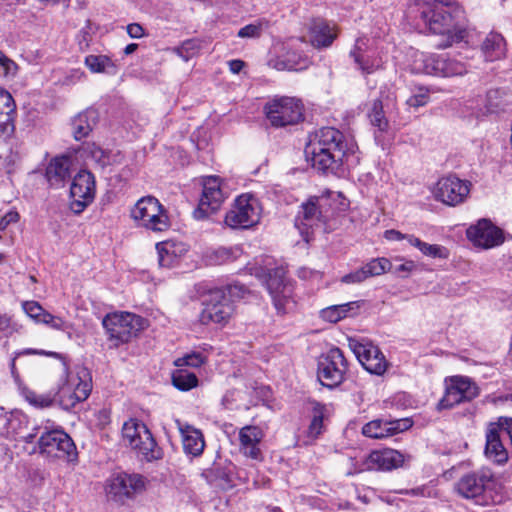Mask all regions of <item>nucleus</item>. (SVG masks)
<instances>
[{"label":"nucleus","instance_id":"obj_1","mask_svg":"<svg viewBox=\"0 0 512 512\" xmlns=\"http://www.w3.org/2000/svg\"><path fill=\"white\" fill-rule=\"evenodd\" d=\"M314 169L337 177L345 175L354 145L344 141V135L333 127H322L310 138L305 149Z\"/></svg>","mask_w":512,"mask_h":512},{"label":"nucleus","instance_id":"obj_2","mask_svg":"<svg viewBox=\"0 0 512 512\" xmlns=\"http://www.w3.org/2000/svg\"><path fill=\"white\" fill-rule=\"evenodd\" d=\"M420 18L433 34L444 39L437 44L445 49L460 43L467 37V30L461 23L463 11L451 0H416Z\"/></svg>","mask_w":512,"mask_h":512},{"label":"nucleus","instance_id":"obj_3","mask_svg":"<svg viewBox=\"0 0 512 512\" xmlns=\"http://www.w3.org/2000/svg\"><path fill=\"white\" fill-rule=\"evenodd\" d=\"M145 324L146 320L143 317L129 312L107 314L102 320L111 348L128 343L144 329Z\"/></svg>","mask_w":512,"mask_h":512},{"label":"nucleus","instance_id":"obj_4","mask_svg":"<svg viewBox=\"0 0 512 512\" xmlns=\"http://www.w3.org/2000/svg\"><path fill=\"white\" fill-rule=\"evenodd\" d=\"M228 290L229 295L222 289L210 291L199 315L201 324L225 326L229 323L235 312L234 302L230 296L236 294V291H242L243 286H229Z\"/></svg>","mask_w":512,"mask_h":512},{"label":"nucleus","instance_id":"obj_5","mask_svg":"<svg viewBox=\"0 0 512 512\" xmlns=\"http://www.w3.org/2000/svg\"><path fill=\"white\" fill-rule=\"evenodd\" d=\"M130 216L137 226L153 232H163L170 227L166 209L154 196L140 198L132 207Z\"/></svg>","mask_w":512,"mask_h":512},{"label":"nucleus","instance_id":"obj_6","mask_svg":"<svg viewBox=\"0 0 512 512\" xmlns=\"http://www.w3.org/2000/svg\"><path fill=\"white\" fill-rule=\"evenodd\" d=\"M332 216L330 196H312L299 207L295 225L301 234H308L309 229L325 225Z\"/></svg>","mask_w":512,"mask_h":512},{"label":"nucleus","instance_id":"obj_7","mask_svg":"<svg viewBox=\"0 0 512 512\" xmlns=\"http://www.w3.org/2000/svg\"><path fill=\"white\" fill-rule=\"evenodd\" d=\"M122 438L125 444L141 454L147 461L158 459L161 456L151 432L143 422L137 419L131 418L123 424Z\"/></svg>","mask_w":512,"mask_h":512},{"label":"nucleus","instance_id":"obj_8","mask_svg":"<svg viewBox=\"0 0 512 512\" xmlns=\"http://www.w3.org/2000/svg\"><path fill=\"white\" fill-rule=\"evenodd\" d=\"M264 112L275 128L295 125L303 119L302 103L294 97H275L265 104Z\"/></svg>","mask_w":512,"mask_h":512},{"label":"nucleus","instance_id":"obj_9","mask_svg":"<svg viewBox=\"0 0 512 512\" xmlns=\"http://www.w3.org/2000/svg\"><path fill=\"white\" fill-rule=\"evenodd\" d=\"M261 208L251 194L238 196L225 215V224L232 229H249L260 220Z\"/></svg>","mask_w":512,"mask_h":512},{"label":"nucleus","instance_id":"obj_10","mask_svg":"<svg viewBox=\"0 0 512 512\" xmlns=\"http://www.w3.org/2000/svg\"><path fill=\"white\" fill-rule=\"evenodd\" d=\"M348 371V362L343 351L333 347L318 359L317 377L320 383L328 388L340 385Z\"/></svg>","mask_w":512,"mask_h":512},{"label":"nucleus","instance_id":"obj_11","mask_svg":"<svg viewBox=\"0 0 512 512\" xmlns=\"http://www.w3.org/2000/svg\"><path fill=\"white\" fill-rule=\"evenodd\" d=\"M494 476L489 469H480L464 474L455 483L456 492L465 499H474L477 503H486V493L494 485Z\"/></svg>","mask_w":512,"mask_h":512},{"label":"nucleus","instance_id":"obj_12","mask_svg":"<svg viewBox=\"0 0 512 512\" xmlns=\"http://www.w3.org/2000/svg\"><path fill=\"white\" fill-rule=\"evenodd\" d=\"M39 452L55 458L73 460L77 456L72 438L63 429L44 427L38 438Z\"/></svg>","mask_w":512,"mask_h":512},{"label":"nucleus","instance_id":"obj_13","mask_svg":"<svg viewBox=\"0 0 512 512\" xmlns=\"http://www.w3.org/2000/svg\"><path fill=\"white\" fill-rule=\"evenodd\" d=\"M445 384V393L437 405L439 410L450 409L460 403L470 402L480 393L477 384L466 376H451L445 380Z\"/></svg>","mask_w":512,"mask_h":512},{"label":"nucleus","instance_id":"obj_14","mask_svg":"<svg viewBox=\"0 0 512 512\" xmlns=\"http://www.w3.org/2000/svg\"><path fill=\"white\" fill-rule=\"evenodd\" d=\"M471 182L462 180L454 174L440 178L432 189L436 201L455 207L466 201L470 194Z\"/></svg>","mask_w":512,"mask_h":512},{"label":"nucleus","instance_id":"obj_15","mask_svg":"<svg viewBox=\"0 0 512 512\" xmlns=\"http://www.w3.org/2000/svg\"><path fill=\"white\" fill-rule=\"evenodd\" d=\"M266 287L278 313L285 314L294 307L293 285L285 277L283 268H276L269 272Z\"/></svg>","mask_w":512,"mask_h":512},{"label":"nucleus","instance_id":"obj_16","mask_svg":"<svg viewBox=\"0 0 512 512\" xmlns=\"http://www.w3.org/2000/svg\"><path fill=\"white\" fill-rule=\"evenodd\" d=\"M404 462V456L394 449L374 450L363 459L353 463V470L348 475H354L364 471H391L400 467Z\"/></svg>","mask_w":512,"mask_h":512},{"label":"nucleus","instance_id":"obj_17","mask_svg":"<svg viewBox=\"0 0 512 512\" xmlns=\"http://www.w3.org/2000/svg\"><path fill=\"white\" fill-rule=\"evenodd\" d=\"M349 347L364 369L369 373L380 376L386 372L388 362L378 346L370 341L350 339Z\"/></svg>","mask_w":512,"mask_h":512},{"label":"nucleus","instance_id":"obj_18","mask_svg":"<svg viewBox=\"0 0 512 512\" xmlns=\"http://www.w3.org/2000/svg\"><path fill=\"white\" fill-rule=\"evenodd\" d=\"M225 200V194L221 188L220 179L216 176H209L203 181L202 194L193 216L197 220L207 218L216 212Z\"/></svg>","mask_w":512,"mask_h":512},{"label":"nucleus","instance_id":"obj_19","mask_svg":"<svg viewBox=\"0 0 512 512\" xmlns=\"http://www.w3.org/2000/svg\"><path fill=\"white\" fill-rule=\"evenodd\" d=\"M80 375L68 374L66 382L58 390V401L65 410H70L79 402L86 400L91 393V382Z\"/></svg>","mask_w":512,"mask_h":512},{"label":"nucleus","instance_id":"obj_20","mask_svg":"<svg viewBox=\"0 0 512 512\" xmlns=\"http://www.w3.org/2000/svg\"><path fill=\"white\" fill-rule=\"evenodd\" d=\"M95 181L93 175L80 171L74 178L70 187V208L75 214L81 213L94 199Z\"/></svg>","mask_w":512,"mask_h":512},{"label":"nucleus","instance_id":"obj_21","mask_svg":"<svg viewBox=\"0 0 512 512\" xmlns=\"http://www.w3.org/2000/svg\"><path fill=\"white\" fill-rule=\"evenodd\" d=\"M422 71L429 75L441 77L461 76L467 72L463 62L445 55L421 54Z\"/></svg>","mask_w":512,"mask_h":512},{"label":"nucleus","instance_id":"obj_22","mask_svg":"<svg viewBox=\"0 0 512 512\" xmlns=\"http://www.w3.org/2000/svg\"><path fill=\"white\" fill-rule=\"evenodd\" d=\"M467 238L478 247L490 249L504 242L503 231L489 219H480L467 229Z\"/></svg>","mask_w":512,"mask_h":512},{"label":"nucleus","instance_id":"obj_23","mask_svg":"<svg viewBox=\"0 0 512 512\" xmlns=\"http://www.w3.org/2000/svg\"><path fill=\"white\" fill-rule=\"evenodd\" d=\"M145 489L143 476L139 474L120 473L111 478L108 485V494L116 501L132 498Z\"/></svg>","mask_w":512,"mask_h":512},{"label":"nucleus","instance_id":"obj_24","mask_svg":"<svg viewBox=\"0 0 512 512\" xmlns=\"http://www.w3.org/2000/svg\"><path fill=\"white\" fill-rule=\"evenodd\" d=\"M265 433L262 428L255 425H247L239 431L240 452L247 458L261 460L262 452L260 443Z\"/></svg>","mask_w":512,"mask_h":512},{"label":"nucleus","instance_id":"obj_25","mask_svg":"<svg viewBox=\"0 0 512 512\" xmlns=\"http://www.w3.org/2000/svg\"><path fill=\"white\" fill-rule=\"evenodd\" d=\"M16 104L12 95L0 87V139L11 137L15 132Z\"/></svg>","mask_w":512,"mask_h":512},{"label":"nucleus","instance_id":"obj_26","mask_svg":"<svg viewBox=\"0 0 512 512\" xmlns=\"http://www.w3.org/2000/svg\"><path fill=\"white\" fill-rule=\"evenodd\" d=\"M503 433L500 430V426L494 423H490L486 430V445L485 455L488 459L493 462L502 465L508 460V453L503 446L502 437Z\"/></svg>","mask_w":512,"mask_h":512},{"label":"nucleus","instance_id":"obj_27","mask_svg":"<svg viewBox=\"0 0 512 512\" xmlns=\"http://www.w3.org/2000/svg\"><path fill=\"white\" fill-rule=\"evenodd\" d=\"M408 427V420L405 419L394 421L377 419L366 423L362 428V433L366 437L382 439L402 432L408 429Z\"/></svg>","mask_w":512,"mask_h":512},{"label":"nucleus","instance_id":"obj_28","mask_svg":"<svg viewBox=\"0 0 512 512\" xmlns=\"http://www.w3.org/2000/svg\"><path fill=\"white\" fill-rule=\"evenodd\" d=\"M311 64L310 59L301 52L285 48V51L274 59L270 60V65L279 71H302Z\"/></svg>","mask_w":512,"mask_h":512},{"label":"nucleus","instance_id":"obj_29","mask_svg":"<svg viewBox=\"0 0 512 512\" xmlns=\"http://www.w3.org/2000/svg\"><path fill=\"white\" fill-rule=\"evenodd\" d=\"M71 160L67 156L53 158L46 168V178L52 187H62L71 177Z\"/></svg>","mask_w":512,"mask_h":512},{"label":"nucleus","instance_id":"obj_30","mask_svg":"<svg viewBox=\"0 0 512 512\" xmlns=\"http://www.w3.org/2000/svg\"><path fill=\"white\" fill-rule=\"evenodd\" d=\"M179 424V430L182 435L184 452L193 457L200 456L205 447V441L202 432L188 424Z\"/></svg>","mask_w":512,"mask_h":512},{"label":"nucleus","instance_id":"obj_31","mask_svg":"<svg viewBox=\"0 0 512 512\" xmlns=\"http://www.w3.org/2000/svg\"><path fill=\"white\" fill-rule=\"evenodd\" d=\"M97 120V112L94 109H87L79 113L72 121L74 138L79 141L92 131Z\"/></svg>","mask_w":512,"mask_h":512},{"label":"nucleus","instance_id":"obj_32","mask_svg":"<svg viewBox=\"0 0 512 512\" xmlns=\"http://www.w3.org/2000/svg\"><path fill=\"white\" fill-rule=\"evenodd\" d=\"M350 56L354 59L358 68L365 74H371L382 66V59L374 52L362 51L355 47L350 51Z\"/></svg>","mask_w":512,"mask_h":512},{"label":"nucleus","instance_id":"obj_33","mask_svg":"<svg viewBox=\"0 0 512 512\" xmlns=\"http://www.w3.org/2000/svg\"><path fill=\"white\" fill-rule=\"evenodd\" d=\"M335 38L336 33L333 31V28L330 27L327 23L321 21L314 25L311 38V42L314 47H329L333 43Z\"/></svg>","mask_w":512,"mask_h":512},{"label":"nucleus","instance_id":"obj_34","mask_svg":"<svg viewBox=\"0 0 512 512\" xmlns=\"http://www.w3.org/2000/svg\"><path fill=\"white\" fill-rule=\"evenodd\" d=\"M85 65L92 73H106L109 75L117 73L115 63L106 55H88L85 58Z\"/></svg>","mask_w":512,"mask_h":512},{"label":"nucleus","instance_id":"obj_35","mask_svg":"<svg viewBox=\"0 0 512 512\" xmlns=\"http://www.w3.org/2000/svg\"><path fill=\"white\" fill-rule=\"evenodd\" d=\"M407 242L416 247L425 256L438 259H447L449 256L448 249L437 244H429L417 237H407Z\"/></svg>","mask_w":512,"mask_h":512},{"label":"nucleus","instance_id":"obj_36","mask_svg":"<svg viewBox=\"0 0 512 512\" xmlns=\"http://www.w3.org/2000/svg\"><path fill=\"white\" fill-rule=\"evenodd\" d=\"M172 383L178 390L188 391L197 386L198 378L195 373L178 367V369L172 373Z\"/></svg>","mask_w":512,"mask_h":512},{"label":"nucleus","instance_id":"obj_37","mask_svg":"<svg viewBox=\"0 0 512 512\" xmlns=\"http://www.w3.org/2000/svg\"><path fill=\"white\" fill-rule=\"evenodd\" d=\"M503 42L504 39L499 34H490L486 37L482 44V50L487 60L493 61L500 57L503 51Z\"/></svg>","mask_w":512,"mask_h":512},{"label":"nucleus","instance_id":"obj_38","mask_svg":"<svg viewBox=\"0 0 512 512\" xmlns=\"http://www.w3.org/2000/svg\"><path fill=\"white\" fill-rule=\"evenodd\" d=\"M505 91L502 89H491L486 94V109L489 113H496L504 109L506 104Z\"/></svg>","mask_w":512,"mask_h":512},{"label":"nucleus","instance_id":"obj_39","mask_svg":"<svg viewBox=\"0 0 512 512\" xmlns=\"http://www.w3.org/2000/svg\"><path fill=\"white\" fill-rule=\"evenodd\" d=\"M22 395L30 405L36 408H47L54 402V397L50 394H37L28 388L22 390Z\"/></svg>","mask_w":512,"mask_h":512},{"label":"nucleus","instance_id":"obj_40","mask_svg":"<svg viewBox=\"0 0 512 512\" xmlns=\"http://www.w3.org/2000/svg\"><path fill=\"white\" fill-rule=\"evenodd\" d=\"M158 252V262L161 267H172L177 262V257L172 250V245L168 242H161L156 244Z\"/></svg>","mask_w":512,"mask_h":512},{"label":"nucleus","instance_id":"obj_41","mask_svg":"<svg viewBox=\"0 0 512 512\" xmlns=\"http://www.w3.org/2000/svg\"><path fill=\"white\" fill-rule=\"evenodd\" d=\"M391 266V262L387 258L380 257L372 259L363 267L367 274V277L370 278L385 273L386 271L390 270Z\"/></svg>","mask_w":512,"mask_h":512},{"label":"nucleus","instance_id":"obj_42","mask_svg":"<svg viewBox=\"0 0 512 512\" xmlns=\"http://www.w3.org/2000/svg\"><path fill=\"white\" fill-rule=\"evenodd\" d=\"M91 157L101 166L105 167L119 162L120 154L94 147L91 150Z\"/></svg>","mask_w":512,"mask_h":512},{"label":"nucleus","instance_id":"obj_43","mask_svg":"<svg viewBox=\"0 0 512 512\" xmlns=\"http://www.w3.org/2000/svg\"><path fill=\"white\" fill-rule=\"evenodd\" d=\"M371 123L378 127L380 131H384L388 127V121L384 116L382 102L376 100L373 103L372 110L369 114Z\"/></svg>","mask_w":512,"mask_h":512},{"label":"nucleus","instance_id":"obj_44","mask_svg":"<svg viewBox=\"0 0 512 512\" xmlns=\"http://www.w3.org/2000/svg\"><path fill=\"white\" fill-rule=\"evenodd\" d=\"M232 472V463L223 466L221 462H215L210 469L205 472L207 478L219 479L224 481L230 480V474Z\"/></svg>","mask_w":512,"mask_h":512},{"label":"nucleus","instance_id":"obj_45","mask_svg":"<svg viewBox=\"0 0 512 512\" xmlns=\"http://www.w3.org/2000/svg\"><path fill=\"white\" fill-rule=\"evenodd\" d=\"M5 418L8 433L19 434L22 426L26 423L25 416L17 411L9 413Z\"/></svg>","mask_w":512,"mask_h":512},{"label":"nucleus","instance_id":"obj_46","mask_svg":"<svg viewBox=\"0 0 512 512\" xmlns=\"http://www.w3.org/2000/svg\"><path fill=\"white\" fill-rule=\"evenodd\" d=\"M205 361V357L199 352H192L175 360L176 367H200Z\"/></svg>","mask_w":512,"mask_h":512},{"label":"nucleus","instance_id":"obj_47","mask_svg":"<svg viewBox=\"0 0 512 512\" xmlns=\"http://www.w3.org/2000/svg\"><path fill=\"white\" fill-rule=\"evenodd\" d=\"M23 309L25 313L34 319L36 322L41 323V319L44 318L48 312L36 301H26L23 303Z\"/></svg>","mask_w":512,"mask_h":512},{"label":"nucleus","instance_id":"obj_48","mask_svg":"<svg viewBox=\"0 0 512 512\" xmlns=\"http://www.w3.org/2000/svg\"><path fill=\"white\" fill-rule=\"evenodd\" d=\"M199 46L195 40H187L184 41L181 46L174 49L179 57H181L184 61H188L192 58L198 51Z\"/></svg>","mask_w":512,"mask_h":512},{"label":"nucleus","instance_id":"obj_49","mask_svg":"<svg viewBox=\"0 0 512 512\" xmlns=\"http://www.w3.org/2000/svg\"><path fill=\"white\" fill-rule=\"evenodd\" d=\"M321 317H322V319H324L328 322L336 323V322L340 321L341 319L345 318L346 316L344 315V312H343V306L333 305V306L327 307L325 309H322Z\"/></svg>","mask_w":512,"mask_h":512},{"label":"nucleus","instance_id":"obj_50","mask_svg":"<svg viewBox=\"0 0 512 512\" xmlns=\"http://www.w3.org/2000/svg\"><path fill=\"white\" fill-rule=\"evenodd\" d=\"M41 323L59 331H66L71 328V324L69 322L63 320L61 317L54 316L49 312L41 319Z\"/></svg>","mask_w":512,"mask_h":512},{"label":"nucleus","instance_id":"obj_51","mask_svg":"<svg viewBox=\"0 0 512 512\" xmlns=\"http://www.w3.org/2000/svg\"><path fill=\"white\" fill-rule=\"evenodd\" d=\"M0 68H2L4 76H14L18 67L12 59L0 50Z\"/></svg>","mask_w":512,"mask_h":512},{"label":"nucleus","instance_id":"obj_52","mask_svg":"<svg viewBox=\"0 0 512 512\" xmlns=\"http://www.w3.org/2000/svg\"><path fill=\"white\" fill-rule=\"evenodd\" d=\"M323 426V414L321 410L315 409L313 418L309 425L310 436L317 437L321 433Z\"/></svg>","mask_w":512,"mask_h":512},{"label":"nucleus","instance_id":"obj_53","mask_svg":"<svg viewBox=\"0 0 512 512\" xmlns=\"http://www.w3.org/2000/svg\"><path fill=\"white\" fill-rule=\"evenodd\" d=\"M238 251V248L220 247L215 251V256L218 259L219 263H224L235 260L237 258Z\"/></svg>","mask_w":512,"mask_h":512},{"label":"nucleus","instance_id":"obj_54","mask_svg":"<svg viewBox=\"0 0 512 512\" xmlns=\"http://www.w3.org/2000/svg\"><path fill=\"white\" fill-rule=\"evenodd\" d=\"M366 279H368V277L364 270V267L362 266L361 268L343 276L341 281L343 283H347V284H355V283H361V282L365 281Z\"/></svg>","mask_w":512,"mask_h":512},{"label":"nucleus","instance_id":"obj_55","mask_svg":"<svg viewBox=\"0 0 512 512\" xmlns=\"http://www.w3.org/2000/svg\"><path fill=\"white\" fill-rule=\"evenodd\" d=\"M262 31V26L260 24H248L242 27L237 36L240 38H256L259 37Z\"/></svg>","mask_w":512,"mask_h":512},{"label":"nucleus","instance_id":"obj_56","mask_svg":"<svg viewBox=\"0 0 512 512\" xmlns=\"http://www.w3.org/2000/svg\"><path fill=\"white\" fill-rule=\"evenodd\" d=\"M14 331L15 327L11 323L10 317L6 314H0V338L9 337Z\"/></svg>","mask_w":512,"mask_h":512},{"label":"nucleus","instance_id":"obj_57","mask_svg":"<svg viewBox=\"0 0 512 512\" xmlns=\"http://www.w3.org/2000/svg\"><path fill=\"white\" fill-rule=\"evenodd\" d=\"M19 220L17 211L10 210L0 218V231H4L11 223H16Z\"/></svg>","mask_w":512,"mask_h":512},{"label":"nucleus","instance_id":"obj_58","mask_svg":"<svg viewBox=\"0 0 512 512\" xmlns=\"http://www.w3.org/2000/svg\"><path fill=\"white\" fill-rule=\"evenodd\" d=\"M496 424L500 426L501 432L510 438L512 444V418L500 417Z\"/></svg>","mask_w":512,"mask_h":512},{"label":"nucleus","instance_id":"obj_59","mask_svg":"<svg viewBox=\"0 0 512 512\" xmlns=\"http://www.w3.org/2000/svg\"><path fill=\"white\" fill-rule=\"evenodd\" d=\"M416 268V264L414 261H406L395 267L394 273L406 277L409 273H411Z\"/></svg>","mask_w":512,"mask_h":512},{"label":"nucleus","instance_id":"obj_60","mask_svg":"<svg viewBox=\"0 0 512 512\" xmlns=\"http://www.w3.org/2000/svg\"><path fill=\"white\" fill-rule=\"evenodd\" d=\"M428 96L425 94L412 95L408 98L407 104L411 107H421L428 103Z\"/></svg>","mask_w":512,"mask_h":512},{"label":"nucleus","instance_id":"obj_61","mask_svg":"<svg viewBox=\"0 0 512 512\" xmlns=\"http://www.w3.org/2000/svg\"><path fill=\"white\" fill-rule=\"evenodd\" d=\"M407 237H414V235L402 234L400 231L394 230V229L385 231V238L388 240H393V241L406 240L407 241Z\"/></svg>","mask_w":512,"mask_h":512},{"label":"nucleus","instance_id":"obj_62","mask_svg":"<svg viewBox=\"0 0 512 512\" xmlns=\"http://www.w3.org/2000/svg\"><path fill=\"white\" fill-rule=\"evenodd\" d=\"M127 33L132 38H141L144 35V29L140 24L132 23L127 26Z\"/></svg>","mask_w":512,"mask_h":512},{"label":"nucleus","instance_id":"obj_63","mask_svg":"<svg viewBox=\"0 0 512 512\" xmlns=\"http://www.w3.org/2000/svg\"><path fill=\"white\" fill-rule=\"evenodd\" d=\"M340 305L343 306L344 315L347 317L350 315H354L356 313V311L361 306V302L360 301H352V302H348V303H344V304H340Z\"/></svg>","mask_w":512,"mask_h":512},{"label":"nucleus","instance_id":"obj_64","mask_svg":"<svg viewBox=\"0 0 512 512\" xmlns=\"http://www.w3.org/2000/svg\"><path fill=\"white\" fill-rule=\"evenodd\" d=\"M27 354H40V355L52 356L55 358H62V356L57 352H46L43 350L38 351V350H34V349H25L23 351L17 352L16 357L21 356V355H27Z\"/></svg>","mask_w":512,"mask_h":512}]
</instances>
